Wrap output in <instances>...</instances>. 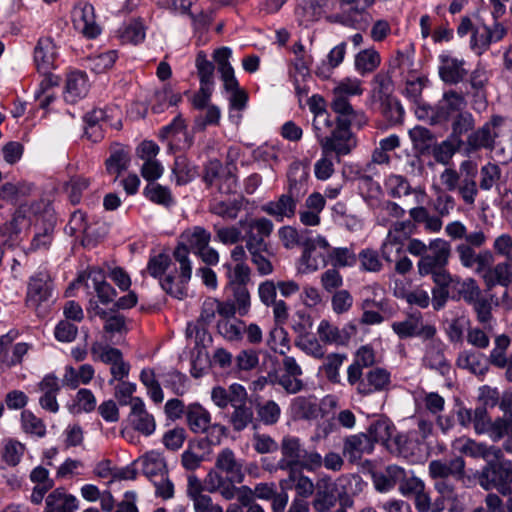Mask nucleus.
I'll list each match as a JSON object with an SVG mask.
<instances>
[{"instance_id":"30","label":"nucleus","mask_w":512,"mask_h":512,"mask_svg":"<svg viewBox=\"0 0 512 512\" xmlns=\"http://www.w3.org/2000/svg\"><path fill=\"white\" fill-rule=\"evenodd\" d=\"M503 122L499 116H494L489 123L478 129L468 137V145L472 149L492 148L497 137L495 128Z\"/></svg>"},{"instance_id":"37","label":"nucleus","mask_w":512,"mask_h":512,"mask_svg":"<svg viewBox=\"0 0 512 512\" xmlns=\"http://www.w3.org/2000/svg\"><path fill=\"white\" fill-rule=\"evenodd\" d=\"M60 79L54 74H49L43 78L38 88L34 92L35 101L42 109H48L51 103L56 99L55 88L59 85Z\"/></svg>"},{"instance_id":"22","label":"nucleus","mask_w":512,"mask_h":512,"mask_svg":"<svg viewBox=\"0 0 512 512\" xmlns=\"http://www.w3.org/2000/svg\"><path fill=\"white\" fill-rule=\"evenodd\" d=\"M440 61L439 76L445 83L457 84L462 82L467 76L468 71L464 67V59L443 54L440 56Z\"/></svg>"},{"instance_id":"35","label":"nucleus","mask_w":512,"mask_h":512,"mask_svg":"<svg viewBox=\"0 0 512 512\" xmlns=\"http://www.w3.org/2000/svg\"><path fill=\"white\" fill-rule=\"evenodd\" d=\"M290 412L294 419H315L319 406L315 396H297L291 400Z\"/></svg>"},{"instance_id":"10","label":"nucleus","mask_w":512,"mask_h":512,"mask_svg":"<svg viewBox=\"0 0 512 512\" xmlns=\"http://www.w3.org/2000/svg\"><path fill=\"white\" fill-rule=\"evenodd\" d=\"M375 0H340V13L336 15V21L344 26L357 30H365L371 17L366 8Z\"/></svg>"},{"instance_id":"45","label":"nucleus","mask_w":512,"mask_h":512,"mask_svg":"<svg viewBox=\"0 0 512 512\" xmlns=\"http://www.w3.org/2000/svg\"><path fill=\"white\" fill-rule=\"evenodd\" d=\"M19 224H26V220L17 212L10 223L0 227V246L12 247L19 242Z\"/></svg>"},{"instance_id":"44","label":"nucleus","mask_w":512,"mask_h":512,"mask_svg":"<svg viewBox=\"0 0 512 512\" xmlns=\"http://www.w3.org/2000/svg\"><path fill=\"white\" fill-rule=\"evenodd\" d=\"M400 146V139L396 134H391L379 141L378 146L372 153V162L378 165L390 163V152Z\"/></svg>"},{"instance_id":"42","label":"nucleus","mask_w":512,"mask_h":512,"mask_svg":"<svg viewBox=\"0 0 512 512\" xmlns=\"http://www.w3.org/2000/svg\"><path fill=\"white\" fill-rule=\"evenodd\" d=\"M267 246H262L261 242L256 241L252 238V241L248 243L247 250L251 255V261L255 265L257 272L261 276H267L272 274L274 268L271 261L266 258L262 252L266 250Z\"/></svg>"},{"instance_id":"39","label":"nucleus","mask_w":512,"mask_h":512,"mask_svg":"<svg viewBox=\"0 0 512 512\" xmlns=\"http://www.w3.org/2000/svg\"><path fill=\"white\" fill-rule=\"evenodd\" d=\"M231 56L232 50L228 47L218 48L213 53V59L217 64L221 79L223 83L228 82L229 86L235 83L234 79L236 78L234 69L229 62Z\"/></svg>"},{"instance_id":"23","label":"nucleus","mask_w":512,"mask_h":512,"mask_svg":"<svg viewBox=\"0 0 512 512\" xmlns=\"http://www.w3.org/2000/svg\"><path fill=\"white\" fill-rule=\"evenodd\" d=\"M374 450L373 440L365 433L348 436L344 440L343 455L351 462L360 460L365 454Z\"/></svg>"},{"instance_id":"55","label":"nucleus","mask_w":512,"mask_h":512,"mask_svg":"<svg viewBox=\"0 0 512 512\" xmlns=\"http://www.w3.org/2000/svg\"><path fill=\"white\" fill-rule=\"evenodd\" d=\"M117 58L116 50H108L98 55L90 56L87 59V67L97 74L104 73L112 68Z\"/></svg>"},{"instance_id":"48","label":"nucleus","mask_w":512,"mask_h":512,"mask_svg":"<svg viewBox=\"0 0 512 512\" xmlns=\"http://www.w3.org/2000/svg\"><path fill=\"white\" fill-rule=\"evenodd\" d=\"M97 401L93 392L82 388L78 390L72 403L69 405V411L73 414L89 413L96 407Z\"/></svg>"},{"instance_id":"14","label":"nucleus","mask_w":512,"mask_h":512,"mask_svg":"<svg viewBox=\"0 0 512 512\" xmlns=\"http://www.w3.org/2000/svg\"><path fill=\"white\" fill-rule=\"evenodd\" d=\"M53 284L46 271H38L29 281L27 290V303L31 307H39L52 297Z\"/></svg>"},{"instance_id":"31","label":"nucleus","mask_w":512,"mask_h":512,"mask_svg":"<svg viewBox=\"0 0 512 512\" xmlns=\"http://www.w3.org/2000/svg\"><path fill=\"white\" fill-rule=\"evenodd\" d=\"M429 473L433 478L454 477L463 479L465 475V461L462 457H455L449 462L432 461L429 464Z\"/></svg>"},{"instance_id":"5","label":"nucleus","mask_w":512,"mask_h":512,"mask_svg":"<svg viewBox=\"0 0 512 512\" xmlns=\"http://www.w3.org/2000/svg\"><path fill=\"white\" fill-rule=\"evenodd\" d=\"M362 81L356 77H346L339 80L332 90L331 108L338 115L359 117V126L366 123L362 112L355 111L349 102V98L363 94Z\"/></svg>"},{"instance_id":"38","label":"nucleus","mask_w":512,"mask_h":512,"mask_svg":"<svg viewBox=\"0 0 512 512\" xmlns=\"http://www.w3.org/2000/svg\"><path fill=\"white\" fill-rule=\"evenodd\" d=\"M310 65V58L305 56L296 57L293 64L294 71L291 73V77L293 79L295 91L299 96L307 95L308 93V88L304 83L306 79L310 77Z\"/></svg>"},{"instance_id":"56","label":"nucleus","mask_w":512,"mask_h":512,"mask_svg":"<svg viewBox=\"0 0 512 512\" xmlns=\"http://www.w3.org/2000/svg\"><path fill=\"white\" fill-rule=\"evenodd\" d=\"M129 160V152L125 148H114L106 160V170L110 174L119 175L127 168Z\"/></svg>"},{"instance_id":"3","label":"nucleus","mask_w":512,"mask_h":512,"mask_svg":"<svg viewBox=\"0 0 512 512\" xmlns=\"http://www.w3.org/2000/svg\"><path fill=\"white\" fill-rule=\"evenodd\" d=\"M415 224L411 221L396 223L381 246L383 257L389 262H396V271L404 274L413 267V262L406 256H416Z\"/></svg>"},{"instance_id":"9","label":"nucleus","mask_w":512,"mask_h":512,"mask_svg":"<svg viewBox=\"0 0 512 512\" xmlns=\"http://www.w3.org/2000/svg\"><path fill=\"white\" fill-rule=\"evenodd\" d=\"M451 254L450 244L441 238L434 239L428 246L418 241V272L428 275L434 269L444 268Z\"/></svg>"},{"instance_id":"47","label":"nucleus","mask_w":512,"mask_h":512,"mask_svg":"<svg viewBox=\"0 0 512 512\" xmlns=\"http://www.w3.org/2000/svg\"><path fill=\"white\" fill-rule=\"evenodd\" d=\"M336 503V497L330 489L328 482H318L315 498L313 500V508L317 512H329Z\"/></svg>"},{"instance_id":"25","label":"nucleus","mask_w":512,"mask_h":512,"mask_svg":"<svg viewBox=\"0 0 512 512\" xmlns=\"http://www.w3.org/2000/svg\"><path fill=\"white\" fill-rule=\"evenodd\" d=\"M390 384V373L384 368H373L363 377L358 386V393L364 396L383 391Z\"/></svg>"},{"instance_id":"63","label":"nucleus","mask_w":512,"mask_h":512,"mask_svg":"<svg viewBox=\"0 0 512 512\" xmlns=\"http://www.w3.org/2000/svg\"><path fill=\"white\" fill-rule=\"evenodd\" d=\"M287 332L282 327H275L269 333L268 346L276 353L285 355L290 349Z\"/></svg>"},{"instance_id":"58","label":"nucleus","mask_w":512,"mask_h":512,"mask_svg":"<svg viewBox=\"0 0 512 512\" xmlns=\"http://www.w3.org/2000/svg\"><path fill=\"white\" fill-rule=\"evenodd\" d=\"M312 129L315 138L319 145L333 132L335 129L334 120L329 113L321 114L318 117H313Z\"/></svg>"},{"instance_id":"59","label":"nucleus","mask_w":512,"mask_h":512,"mask_svg":"<svg viewBox=\"0 0 512 512\" xmlns=\"http://www.w3.org/2000/svg\"><path fill=\"white\" fill-rule=\"evenodd\" d=\"M219 333L229 341H240L243 338L245 322L242 320H223L217 325Z\"/></svg>"},{"instance_id":"62","label":"nucleus","mask_w":512,"mask_h":512,"mask_svg":"<svg viewBox=\"0 0 512 512\" xmlns=\"http://www.w3.org/2000/svg\"><path fill=\"white\" fill-rule=\"evenodd\" d=\"M474 127V119L473 116L468 113H459L453 123H452V134L451 137L454 142L458 143V145H461L462 135L466 134L468 131L472 130Z\"/></svg>"},{"instance_id":"28","label":"nucleus","mask_w":512,"mask_h":512,"mask_svg":"<svg viewBox=\"0 0 512 512\" xmlns=\"http://www.w3.org/2000/svg\"><path fill=\"white\" fill-rule=\"evenodd\" d=\"M483 282L489 290L497 285L509 287L512 284V261L504 260L492 265L483 275Z\"/></svg>"},{"instance_id":"16","label":"nucleus","mask_w":512,"mask_h":512,"mask_svg":"<svg viewBox=\"0 0 512 512\" xmlns=\"http://www.w3.org/2000/svg\"><path fill=\"white\" fill-rule=\"evenodd\" d=\"M57 47L51 38H40L34 49V63L39 73L45 76L57 67Z\"/></svg>"},{"instance_id":"40","label":"nucleus","mask_w":512,"mask_h":512,"mask_svg":"<svg viewBox=\"0 0 512 512\" xmlns=\"http://www.w3.org/2000/svg\"><path fill=\"white\" fill-rule=\"evenodd\" d=\"M394 430L395 427L389 419L380 418L370 424L367 435L373 440V445L382 442L387 447L394 438Z\"/></svg>"},{"instance_id":"27","label":"nucleus","mask_w":512,"mask_h":512,"mask_svg":"<svg viewBox=\"0 0 512 512\" xmlns=\"http://www.w3.org/2000/svg\"><path fill=\"white\" fill-rule=\"evenodd\" d=\"M88 89L86 74L81 71H72L67 75L64 99L67 103H76L87 95Z\"/></svg>"},{"instance_id":"19","label":"nucleus","mask_w":512,"mask_h":512,"mask_svg":"<svg viewBox=\"0 0 512 512\" xmlns=\"http://www.w3.org/2000/svg\"><path fill=\"white\" fill-rule=\"evenodd\" d=\"M354 330V327L351 325L344 326L340 329L329 320L322 319L317 326L316 332L324 345L338 346L346 345L354 333Z\"/></svg>"},{"instance_id":"26","label":"nucleus","mask_w":512,"mask_h":512,"mask_svg":"<svg viewBox=\"0 0 512 512\" xmlns=\"http://www.w3.org/2000/svg\"><path fill=\"white\" fill-rule=\"evenodd\" d=\"M303 452L304 448L299 438L289 435L285 436L281 443L282 458L278 463L279 468L293 470L295 467H298Z\"/></svg>"},{"instance_id":"8","label":"nucleus","mask_w":512,"mask_h":512,"mask_svg":"<svg viewBox=\"0 0 512 512\" xmlns=\"http://www.w3.org/2000/svg\"><path fill=\"white\" fill-rule=\"evenodd\" d=\"M90 354L94 362H102L110 366L112 376L109 380L110 385L128 377L130 365L123 359L122 352L119 349L110 346L105 341L96 340L90 345Z\"/></svg>"},{"instance_id":"17","label":"nucleus","mask_w":512,"mask_h":512,"mask_svg":"<svg viewBox=\"0 0 512 512\" xmlns=\"http://www.w3.org/2000/svg\"><path fill=\"white\" fill-rule=\"evenodd\" d=\"M131 411L128 416V421L132 427L145 436H150L154 433L156 423L153 415L148 413L142 399L134 397L130 400Z\"/></svg>"},{"instance_id":"7","label":"nucleus","mask_w":512,"mask_h":512,"mask_svg":"<svg viewBox=\"0 0 512 512\" xmlns=\"http://www.w3.org/2000/svg\"><path fill=\"white\" fill-rule=\"evenodd\" d=\"M478 481L485 490L496 489L503 495L508 494L512 483V462L504 459V456L487 459Z\"/></svg>"},{"instance_id":"36","label":"nucleus","mask_w":512,"mask_h":512,"mask_svg":"<svg viewBox=\"0 0 512 512\" xmlns=\"http://www.w3.org/2000/svg\"><path fill=\"white\" fill-rule=\"evenodd\" d=\"M136 462L141 465L143 473L150 479L158 476L164 477L167 473L165 459L158 451H149L139 457Z\"/></svg>"},{"instance_id":"46","label":"nucleus","mask_w":512,"mask_h":512,"mask_svg":"<svg viewBox=\"0 0 512 512\" xmlns=\"http://www.w3.org/2000/svg\"><path fill=\"white\" fill-rule=\"evenodd\" d=\"M197 175L196 167L191 165L184 156H178L175 159L172 169V176L177 185H186Z\"/></svg>"},{"instance_id":"29","label":"nucleus","mask_w":512,"mask_h":512,"mask_svg":"<svg viewBox=\"0 0 512 512\" xmlns=\"http://www.w3.org/2000/svg\"><path fill=\"white\" fill-rule=\"evenodd\" d=\"M396 62L405 85L403 93L413 103H416V70L414 69L413 59L408 55L399 53Z\"/></svg>"},{"instance_id":"13","label":"nucleus","mask_w":512,"mask_h":512,"mask_svg":"<svg viewBox=\"0 0 512 512\" xmlns=\"http://www.w3.org/2000/svg\"><path fill=\"white\" fill-rule=\"evenodd\" d=\"M500 410L503 415L493 420L489 433V438L493 442H498L504 437L512 438V390L503 393Z\"/></svg>"},{"instance_id":"51","label":"nucleus","mask_w":512,"mask_h":512,"mask_svg":"<svg viewBox=\"0 0 512 512\" xmlns=\"http://www.w3.org/2000/svg\"><path fill=\"white\" fill-rule=\"evenodd\" d=\"M223 267L226 269L228 286L230 288L240 285L245 286L250 279L251 270L246 263H236L235 265L225 263Z\"/></svg>"},{"instance_id":"20","label":"nucleus","mask_w":512,"mask_h":512,"mask_svg":"<svg viewBox=\"0 0 512 512\" xmlns=\"http://www.w3.org/2000/svg\"><path fill=\"white\" fill-rule=\"evenodd\" d=\"M75 26L88 38L97 37L101 29L95 20L93 5L89 3L78 4L74 9Z\"/></svg>"},{"instance_id":"54","label":"nucleus","mask_w":512,"mask_h":512,"mask_svg":"<svg viewBox=\"0 0 512 512\" xmlns=\"http://www.w3.org/2000/svg\"><path fill=\"white\" fill-rule=\"evenodd\" d=\"M345 53V42L336 45L327 55L328 63H324L322 66L318 67L316 73L323 78H328L331 75L332 70L342 63Z\"/></svg>"},{"instance_id":"57","label":"nucleus","mask_w":512,"mask_h":512,"mask_svg":"<svg viewBox=\"0 0 512 512\" xmlns=\"http://www.w3.org/2000/svg\"><path fill=\"white\" fill-rule=\"evenodd\" d=\"M363 481L357 475H343L337 479L336 486L339 489L340 499L350 497L359 493L363 489Z\"/></svg>"},{"instance_id":"12","label":"nucleus","mask_w":512,"mask_h":512,"mask_svg":"<svg viewBox=\"0 0 512 512\" xmlns=\"http://www.w3.org/2000/svg\"><path fill=\"white\" fill-rule=\"evenodd\" d=\"M454 451L465 454L472 458H482L487 460L490 458L503 457L502 449L495 445H487L486 443L476 442L468 437H459L452 442Z\"/></svg>"},{"instance_id":"1","label":"nucleus","mask_w":512,"mask_h":512,"mask_svg":"<svg viewBox=\"0 0 512 512\" xmlns=\"http://www.w3.org/2000/svg\"><path fill=\"white\" fill-rule=\"evenodd\" d=\"M211 241V233L201 226L186 229L180 236L179 243L174 250V258L179 264V275L176 278L168 274L160 284L164 291L176 299H183L187 295V284L192 275V264L189 251L194 254L207 246Z\"/></svg>"},{"instance_id":"21","label":"nucleus","mask_w":512,"mask_h":512,"mask_svg":"<svg viewBox=\"0 0 512 512\" xmlns=\"http://www.w3.org/2000/svg\"><path fill=\"white\" fill-rule=\"evenodd\" d=\"M215 464L218 470L226 474L230 482L239 484L244 481L243 463L235 457L231 449L222 450L217 455Z\"/></svg>"},{"instance_id":"52","label":"nucleus","mask_w":512,"mask_h":512,"mask_svg":"<svg viewBox=\"0 0 512 512\" xmlns=\"http://www.w3.org/2000/svg\"><path fill=\"white\" fill-rule=\"evenodd\" d=\"M295 345L306 355L315 359H322L326 353L324 344L320 341V338H316L312 335L299 336L295 341Z\"/></svg>"},{"instance_id":"41","label":"nucleus","mask_w":512,"mask_h":512,"mask_svg":"<svg viewBox=\"0 0 512 512\" xmlns=\"http://www.w3.org/2000/svg\"><path fill=\"white\" fill-rule=\"evenodd\" d=\"M387 448L399 457L406 459L410 463H414L415 443L406 433H399L394 436L392 441L387 444Z\"/></svg>"},{"instance_id":"4","label":"nucleus","mask_w":512,"mask_h":512,"mask_svg":"<svg viewBox=\"0 0 512 512\" xmlns=\"http://www.w3.org/2000/svg\"><path fill=\"white\" fill-rule=\"evenodd\" d=\"M359 117L338 115L333 132L320 145L322 152L335 153L337 157L348 155L355 147L356 140L350 127L359 126Z\"/></svg>"},{"instance_id":"18","label":"nucleus","mask_w":512,"mask_h":512,"mask_svg":"<svg viewBox=\"0 0 512 512\" xmlns=\"http://www.w3.org/2000/svg\"><path fill=\"white\" fill-rule=\"evenodd\" d=\"M487 242V235L482 230L471 232L467 240L456 245L455 252L460 264L466 269H472L473 261L478 252L476 248L484 246Z\"/></svg>"},{"instance_id":"61","label":"nucleus","mask_w":512,"mask_h":512,"mask_svg":"<svg viewBox=\"0 0 512 512\" xmlns=\"http://www.w3.org/2000/svg\"><path fill=\"white\" fill-rule=\"evenodd\" d=\"M144 193L150 201L156 204L168 207L174 203L170 190L160 184L152 183L148 185Z\"/></svg>"},{"instance_id":"33","label":"nucleus","mask_w":512,"mask_h":512,"mask_svg":"<svg viewBox=\"0 0 512 512\" xmlns=\"http://www.w3.org/2000/svg\"><path fill=\"white\" fill-rule=\"evenodd\" d=\"M44 512H75L78 500L63 489H55L46 498Z\"/></svg>"},{"instance_id":"2","label":"nucleus","mask_w":512,"mask_h":512,"mask_svg":"<svg viewBox=\"0 0 512 512\" xmlns=\"http://www.w3.org/2000/svg\"><path fill=\"white\" fill-rule=\"evenodd\" d=\"M309 177L307 166L295 162L288 172V193L281 194L277 199L268 201L261 206V210L273 217L276 221L291 219L297 211L298 198L306 192V183Z\"/></svg>"},{"instance_id":"24","label":"nucleus","mask_w":512,"mask_h":512,"mask_svg":"<svg viewBox=\"0 0 512 512\" xmlns=\"http://www.w3.org/2000/svg\"><path fill=\"white\" fill-rule=\"evenodd\" d=\"M86 286H92L100 303L105 305L113 302L117 296L116 290L105 280L104 271L97 267L89 269Z\"/></svg>"},{"instance_id":"6","label":"nucleus","mask_w":512,"mask_h":512,"mask_svg":"<svg viewBox=\"0 0 512 512\" xmlns=\"http://www.w3.org/2000/svg\"><path fill=\"white\" fill-rule=\"evenodd\" d=\"M372 480L377 491L384 493L390 491L396 483L403 496L416 497V478L413 470L406 471L396 465L388 466L384 471H374Z\"/></svg>"},{"instance_id":"50","label":"nucleus","mask_w":512,"mask_h":512,"mask_svg":"<svg viewBox=\"0 0 512 512\" xmlns=\"http://www.w3.org/2000/svg\"><path fill=\"white\" fill-rule=\"evenodd\" d=\"M457 365L476 375H484L488 371V366L482 356L473 351L462 352L458 356Z\"/></svg>"},{"instance_id":"60","label":"nucleus","mask_w":512,"mask_h":512,"mask_svg":"<svg viewBox=\"0 0 512 512\" xmlns=\"http://www.w3.org/2000/svg\"><path fill=\"white\" fill-rule=\"evenodd\" d=\"M466 105L467 101L463 94L449 90L443 94L440 109L443 113L450 114L462 111Z\"/></svg>"},{"instance_id":"53","label":"nucleus","mask_w":512,"mask_h":512,"mask_svg":"<svg viewBox=\"0 0 512 512\" xmlns=\"http://www.w3.org/2000/svg\"><path fill=\"white\" fill-rule=\"evenodd\" d=\"M381 62L380 55L373 49L360 51L355 57L356 70L364 75L375 70Z\"/></svg>"},{"instance_id":"43","label":"nucleus","mask_w":512,"mask_h":512,"mask_svg":"<svg viewBox=\"0 0 512 512\" xmlns=\"http://www.w3.org/2000/svg\"><path fill=\"white\" fill-rule=\"evenodd\" d=\"M146 36V28L139 19H133L124 24L119 31V37L124 44L137 45L141 43Z\"/></svg>"},{"instance_id":"64","label":"nucleus","mask_w":512,"mask_h":512,"mask_svg":"<svg viewBox=\"0 0 512 512\" xmlns=\"http://www.w3.org/2000/svg\"><path fill=\"white\" fill-rule=\"evenodd\" d=\"M353 303L354 299L352 294L345 289H338L331 296V309L336 315L349 312Z\"/></svg>"},{"instance_id":"34","label":"nucleus","mask_w":512,"mask_h":512,"mask_svg":"<svg viewBox=\"0 0 512 512\" xmlns=\"http://www.w3.org/2000/svg\"><path fill=\"white\" fill-rule=\"evenodd\" d=\"M189 429L193 433H204L211 425V414L199 403L189 404L185 409Z\"/></svg>"},{"instance_id":"49","label":"nucleus","mask_w":512,"mask_h":512,"mask_svg":"<svg viewBox=\"0 0 512 512\" xmlns=\"http://www.w3.org/2000/svg\"><path fill=\"white\" fill-rule=\"evenodd\" d=\"M452 290L457 293L459 298H462L467 303L476 300L477 297L481 295V290L474 278L462 280L459 277H455Z\"/></svg>"},{"instance_id":"15","label":"nucleus","mask_w":512,"mask_h":512,"mask_svg":"<svg viewBox=\"0 0 512 512\" xmlns=\"http://www.w3.org/2000/svg\"><path fill=\"white\" fill-rule=\"evenodd\" d=\"M86 123L85 133L89 138L96 134L98 129L102 130L104 126H111L119 129L121 124L120 111L118 109H94L84 117Z\"/></svg>"},{"instance_id":"11","label":"nucleus","mask_w":512,"mask_h":512,"mask_svg":"<svg viewBox=\"0 0 512 512\" xmlns=\"http://www.w3.org/2000/svg\"><path fill=\"white\" fill-rule=\"evenodd\" d=\"M304 250L298 264V272L308 274L317 271L326 264L329 243L323 236H316L303 243Z\"/></svg>"},{"instance_id":"32","label":"nucleus","mask_w":512,"mask_h":512,"mask_svg":"<svg viewBox=\"0 0 512 512\" xmlns=\"http://www.w3.org/2000/svg\"><path fill=\"white\" fill-rule=\"evenodd\" d=\"M240 225L243 227L246 234V248H248V243L252 241V238L261 242L262 246H267L264 239L272 233L274 228L271 220L262 217L246 222L240 221Z\"/></svg>"}]
</instances>
